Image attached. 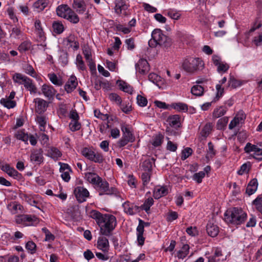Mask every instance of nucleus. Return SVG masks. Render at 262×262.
I'll return each instance as SVG.
<instances>
[{"label":"nucleus","mask_w":262,"mask_h":262,"mask_svg":"<svg viewBox=\"0 0 262 262\" xmlns=\"http://www.w3.org/2000/svg\"><path fill=\"white\" fill-rule=\"evenodd\" d=\"M91 217L96 220L100 227V233L101 235L110 236L115 228L117 224L115 216L110 214H102L96 210L91 212Z\"/></svg>","instance_id":"f257e3e1"},{"label":"nucleus","mask_w":262,"mask_h":262,"mask_svg":"<svg viewBox=\"0 0 262 262\" xmlns=\"http://www.w3.org/2000/svg\"><path fill=\"white\" fill-rule=\"evenodd\" d=\"M247 214L241 208H233L225 213V220L228 223L238 225L245 222Z\"/></svg>","instance_id":"f03ea898"},{"label":"nucleus","mask_w":262,"mask_h":262,"mask_svg":"<svg viewBox=\"0 0 262 262\" xmlns=\"http://www.w3.org/2000/svg\"><path fill=\"white\" fill-rule=\"evenodd\" d=\"M182 67L186 72L194 73L203 69L204 63L199 58L189 57L185 59Z\"/></svg>","instance_id":"7ed1b4c3"},{"label":"nucleus","mask_w":262,"mask_h":262,"mask_svg":"<svg viewBox=\"0 0 262 262\" xmlns=\"http://www.w3.org/2000/svg\"><path fill=\"white\" fill-rule=\"evenodd\" d=\"M151 37L158 42L159 45L166 49L172 45L171 39L164 35L160 29H155L152 32Z\"/></svg>","instance_id":"20e7f679"},{"label":"nucleus","mask_w":262,"mask_h":262,"mask_svg":"<svg viewBox=\"0 0 262 262\" xmlns=\"http://www.w3.org/2000/svg\"><path fill=\"white\" fill-rule=\"evenodd\" d=\"M96 186L100 195L112 194L115 193L117 191V189L114 187L110 188L108 183L105 180H103L101 178V180H99Z\"/></svg>","instance_id":"39448f33"},{"label":"nucleus","mask_w":262,"mask_h":262,"mask_svg":"<svg viewBox=\"0 0 262 262\" xmlns=\"http://www.w3.org/2000/svg\"><path fill=\"white\" fill-rule=\"evenodd\" d=\"M81 154L88 159L95 163H102L104 160L101 154L95 153L91 149L87 147H84L82 149Z\"/></svg>","instance_id":"423d86ee"},{"label":"nucleus","mask_w":262,"mask_h":262,"mask_svg":"<svg viewBox=\"0 0 262 262\" xmlns=\"http://www.w3.org/2000/svg\"><path fill=\"white\" fill-rule=\"evenodd\" d=\"M15 222L17 224H26L27 222L38 223L39 222L38 219L35 215L21 214L16 216Z\"/></svg>","instance_id":"0eeeda50"},{"label":"nucleus","mask_w":262,"mask_h":262,"mask_svg":"<svg viewBox=\"0 0 262 262\" xmlns=\"http://www.w3.org/2000/svg\"><path fill=\"white\" fill-rule=\"evenodd\" d=\"M74 193L77 201L79 203H82L86 201V198L89 196V192L88 190L83 187H77L74 190Z\"/></svg>","instance_id":"6e6552de"},{"label":"nucleus","mask_w":262,"mask_h":262,"mask_svg":"<svg viewBox=\"0 0 262 262\" xmlns=\"http://www.w3.org/2000/svg\"><path fill=\"white\" fill-rule=\"evenodd\" d=\"M127 9L128 5L124 0H115V11L116 13L127 16L128 15Z\"/></svg>","instance_id":"1a4fd4ad"},{"label":"nucleus","mask_w":262,"mask_h":262,"mask_svg":"<svg viewBox=\"0 0 262 262\" xmlns=\"http://www.w3.org/2000/svg\"><path fill=\"white\" fill-rule=\"evenodd\" d=\"M41 92L49 100H53L56 93L55 89L51 85L43 84L41 86Z\"/></svg>","instance_id":"9d476101"},{"label":"nucleus","mask_w":262,"mask_h":262,"mask_svg":"<svg viewBox=\"0 0 262 262\" xmlns=\"http://www.w3.org/2000/svg\"><path fill=\"white\" fill-rule=\"evenodd\" d=\"M97 247L104 253H107L110 249L108 240L105 236L98 237L97 243Z\"/></svg>","instance_id":"9b49d317"},{"label":"nucleus","mask_w":262,"mask_h":262,"mask_svg":"<svg viewBox=\"0 0 262 262\" xmlns=\"http://www.w3.org/2000/svg\"><path fill=\"white\" fill-rule=\"evenodd\" d=\"M136 70L141 74H146L149 70V64L144 59H140L136 64Z\"/></svg>","instance_id":"f8f14e48"},{"label":"nucleus","mask_w":262,"mask_h":262,"mask_svg":"<svg viewBox=\"0 0 262 262\" xmlns=\"http://www.w3.org/2000/svg\"><path fill=\"white\" fill-rule=\"evenodd\" d=\"M42 154L43 150L42 149H34L31 154V160L38 164L42 163L43 161Z\"/></svg>","instance_id":"ddd939ff"},{"label":"nucleus","mask_w":262,"mask_h":262,"mask_svg":"<svg viewBox=\"0 0 262 262\" xmlns=\"http://www.w3.org/2000/svg\"><path fill=\"white\" fill-rule=\"evenodd\" d=\"M34 102L36 104V111L38 114L44 112L48 107V103L46 101L41 98H36L34 100Z\"/></svg>","instance_id":"4468645a"},{"label":"nucleus","mask_w":262,"mask_h":262,"mask_svg":"<svg viewBox=\"0 0 262 262\" xmlns=\"http://www.w3.org/2000/svg\"><path fill=\"white\" fill-rule=\"evenodd\" d=\"M73 8L79 14L83 13L86 10V5L83 0H74Z\"/></svg>","instance_id":"2eb2a0df"},{"label":"nucleus","mask_w":262,"mask_h":262,"mask_svg":"<svg viewBox=\"0 0 262 262\" xmlns=\"http://www.w3.org/2000/svg\"><path fill=\"white\" fill-rule=\"evenodd\" d=\"M244 150L247 153L253 151L255 155H262V148L258 147L257 145L252 144L250 143H247L246 144Z\"/></svg>","instance_id":"dca6fc26"},{"label":"nucleus","mask_w":262,"mask_h":262,"mask_svg":"<svg viewBox=\"0 0 262 262\" xmlns=\"http://www.w3.org/2000/svg\"><path fill=\"white\" fill-rule=\"evenodd\" d=\"M77 84L76 77L72 76L70 77L68 81L66 84L64 86L65 90L68 93H71L76 88Z\"/></svg>","instance_id":"f3484780"},{"label":"nucleus","mask_w":262,"mask_h":262,"mask_svg":"<svg viewBox=\"0 0 262 262\" xmlns=\"http://www.w3.org/2000/svg\"><path fill=\"white\" fill-rule=\"evenodd\" d=\"M206 231L209 236L215 237L219 233V228L216 225L209 222L206 226Z\"/></svg>","instance_id":"a211bd4d"},{"label":"nucleus","mask_w":262,"mask_h":262,"mask_svg":"<svg viewBox=\"0 0 262 262\" xmlns=\"http://www.w3.org/2000/svg\"><path fill=\"white\" fill-rule=\"evenodd\" d=\"M71 10L68 5H62L56 8V13L58 16L66 18Z\"/></svg>","instance_id":"6ab92c4d"},{"label":"nucleus","mask_w":262,"mask_h":262,"mask_svg":"<svg viewBox=\"0 0 262 262\" xmlns=\"http://www.w3.org/2000/svg\"><path fill=\"white\" fill-rule=\"evenodd\" d=\"M258 186V182L256 179H253L248 183L246 188V193L250 195L253 194L257 190Z\"/></svg>","instance_id":"aec40b11"},{"label":"nucleus","mask_w":262,"mask_h":262,"mask_svg":"<svg viewBox=\"0 0 262 262\" xmlns=\"http://www.w3.org/2000/svg\"><path fill=\"white\" fill-rule=\"evenodd\" d=\"M117 84L118 85L119 89L124 92L132 94L133 92V88L125 81L118 80L117 81Z\"/></svg>","instance_id":"412c9836"},{"label":"nucleus","mask_w":262,"mask_h":262,"mask_svg":"<svg viewBox=\"0 0 262 262\" xmlns=\"http://www.w3.org/2000/svg\"><path fill=\"white\" fill-rule=\"evenodd\" d=\"M1 169L6 172L9 176L14 178L17 177L18 175L20 174L14 168L10 167L9 164L2 165Z\"/></svg>","instance_id":"4be33fe9"},{"label":"nucleus","mask_w":262,"mask_h":262,"mask_svg":"<svg viewBox=\"0 0 262 262\" xmlns=\"http://www.w3.org/2000/svg\"><path fill=\"white\" fill-rule=\"evenodd\" d=\"M85 178L90 183L96 185L101 180V178L96 173L93 172H87L85 173Z\"/></svg>","instance_id":"5701e85b"},{"label":"nucleus","mask_w":262,"mask_h":262,"mask_svg":"<svg viewBox=\"0 0 262 262\" xmlns=\"http://www.w3.org/2000/svg\"><path fill=\"white\" fill-rule=\"evenodd\" d=\"M167 193V188L165 187H161L160 188H157L155 189L153 196L155 199H159L166 195Z\"/></svg>","instance_id":"b1692460"},{"label":"nucleus","mask_w":262,"mask_h":262,"mask_svg":"<svg viewBox=\"0 0 262 262\" xmlns=\"http://www.w3.org/2000/svg\"><path fill=\"white\" fill-rule=\"evenodd\" d=\"M121 130L123 132V137L128 139L130 142H133L135 141V137L127 126H122Z\"/></svg>","instance_id":"393cba45"},{"label":"nucleus","mask_w":262,"mask_h":262,"mask_svg":"<svg viewBox=\"0 0 262 262\" xmlns=\"http://www.w3.org/2000/svg\"><path fill=\"white\" fill-rule=\"evenodd\" d=\"M67 42L70 44V47L72 48L74 50H77L79 49V44L74 35L70 34L67 38Z\"/></svg>","instance_id":"a878e982"},{"label":"nucleus","mask_w":262,"mask_h":262,"mask_svg":"<svg viewBox=\"0 0 262 262\" xmlns=\"http://www.w3.org/2000/svg\"><path fill=\"white\" fill-rule=\"evenodd\" d=\"M48 4V0H38L34 3L33 7L37 12H40L42 11Z\"/></svg>","instance_id":"bb28decb"},{"label":"nucleus","mask_w":262,"mask_h":262,"mask_svg":"<svg viewBox=\"0 0 262 262\" xmlns=\"http://www.w3.org/2000/svg\"><path fill=\"white\" fill-rule=\"evenodd\" d=\"M155 161V159L154 158L144 161L142 164V168L143 170L148 172L151 171L152 170V163L154 162Z\"/></svg>","instance_id":"cd10ccee"},{"label":"nucleus","mask_w":262,"mask_h":262,"mask_svg":"<svg viewBox=\"0 0 262 262\" xmlns=\"http://www.w3.org/2000/svg\"><path fill=\"white\" fill-rule=\"evenodd\" d=\"M23 84H24L25 88L30 91L31 93H36V86L32 83V80L28 77H27Z\"/></svg>","instance_id":"c85d7f7f"},{"label":"nucleus","mask_w":262,"mask_h":262,"mask_svg":"<svg viewBox=\"0 0 262 262\" xmlns=\"http://www.w3.org/2000/svg\"><path fill=\"white\" fill-rule=\"evenodd\" d=\"M148 79L159 88L160 87V85L163 83L161 77L155 73H150L148 75Z\"/></svg>","instance_id":"c756f323"},{"label":"nucleus","mask_w":262,"mask_h":262,"mask_svg":"<svg viewBox=\"0 0 262 262\" xmlns=\"http://www.w3.org/2000/svg\"><path fill=\"white\" fill-rule=\"evenodd\" d=\"M171 107L180 112H186L188 111V105L182 102L172 103Z\"/></svg>","instance_id":"7c9ffc66"},{"label":"nucleus","mask_w":262,"mask_h":262,"mask_svg":"<svg viewBox=\"0 0 262 262\" xmlns=\"http://www.w3.org/2000/svg\"><path fill=\"white\" fill-rule=\"evenodd\" d=\"M0 103L3 105L5 107L7 108H12L16 106V102L13 100H11L7 97L5 98H2L0 100Z\"/></svg>","instance_id":"2f4dec72"},{"label":"nucleus","mask_w":262,"mask_h":262,"mask_svg":"<svg viewBox=\"0 0 262 262\" xmlns=\"http://www.w3.org/2000/svg\"><path fill=\"white\" fill-rule=\"evenodd\" d=\"M180 119L181 118L179 115H174L169 116L167 119V121L171 126H179L178 124L180 123Z\"/></svg>","instance_id":"473e14b6"},{"label":"nucleus","mask_w":262,"mask_h":262,"mask_svg":"<svg viewBox=\"0 0 262 262\" xmlns=\"http://www.w3.org/2000/svg\"><path fill=\"white\" fill-rule=\"evenodd\" d=\"M154 204V200L151 198H149L145 200L144 204L140 207L141 210H144L146 213H148L150 207Z\"/></svg>","instance_id":"72a5a7b5"},{"label":"nucleus","mask_w":262,"mask_h":262,"mask_svg":"<svg viewBox=\"0 0 262 262\" xmlns=\"http://www.w3.org/2000/svg\"><path fill=\"white\" fill-rule=\"evenodd\" d=\"M212 129V124L210 123H207L205 125L200 134L202 137H207L211 133Z\"/></svg>","instance_id":"f704fd0d"},{"label":"nucleus","mask_w":262,"mask_h":262,"mask_svg":"<svg viewBox=\"0 0 262 262\" xmlns=\"http://www.w3.org/2000/svg\"><path fill=\"white\" fill-rule=\"evenodd\" d=\"M27 76L20 73H15L12 77L14 82L19 84H23Z\"/></svg>","instance_id":"c9c22d12"},{"label":"nucleus","mask_w":262,"mask_h":262,"mask_svg":"<svg viewBox=\"0 0 262 262\" xmlns=\"http://www.w3.org/2000/svg\"><path fill=\"white\" fill-rule=\"evenodd\" d=\"M208 150L206 158L208 160H210L215 155L216 151L214 149V146L212 142H210L208 144Z\"/></svg>","instance_id":"e433bc0d"},{"label":"nucleus","mask_w":262,"mask_h":262,"mask_svg":"<svg viewBox=\"0 0 262 262\" xmlns=\"http://www.w3.org/2000/svg\"><path fill=\"white\" fill-rule=\"evenodd\" d=\"M191 92L193 95L200 96L203 94L204 88L201 85H195L192 86Z\"/></svg>","instance_id":"4c0bfd02"},{"label":"nucleus","mask_w":262,"mask_h":262,"mask_svg":"<svg viewBox=\"0 0 262 262\" xmlns=\"http://www.w3.org/2000/svg\"><path fill=\"white\" fill-rule=\"evenodd\" d=\"M242 81L236 79L233 77H231L228 81V86L233 89H235L242 85Z\"/></svg>","instance_id":"58836bf2"},{"label":"nucleus","mask_w":262,"mask_h":262,"mask_svg":"<svg viewBox=\"0 0 262 262\" xmlns=\"http://www.w3.org/2000/svg\"><path fill=\"white\" fill-rule=\"evenodd\" d=\"M66 19L69 20L73 24H77L79 21V18L78 15L72 10L67 15V17Z\"/></svg>","instance_id":"ea45409f"},{"label":"nucleus","mask_w":262,"mask_h":262,"mask_svg":"<svg viewBox=\"0 0 262 262\" xmlns=\"http://www.w3.org/2000/svg\"><path fill=\"white\" fill-rule=\"evenodd\" d=\"M122 207L126 213L130 215L135 214V211L133 210L132 204H130L129 202H126L123 203Z\"/></svg>","instance_id":"a19ab883"},{"label":"nucleus","mask_w":262,"mask_h":262,"mask_svg":"<svg viewBox=\"0 0 262 262\" xmlns=\"http://www.w3.org/2000/svg\"><path fill=\"white\" fill-rule=\"evenodd\" d=\"M48 77L53 84L58 86H60L62 84L61 80L58 79L55 73L49 74Z\"/></svg>","instance_id":"79ce46f5"},{"label":"nucleus","mask_w":262,"mask_h":262,"mask_svg":"<svg viewBox=\"0 0 262 262\" xmlns=\"http://www.w3.org/2000/svg\"><path fill=\"white\" fill-rule=\"evenodd\" d=\"M48 154L50 157L54 159H57L61 156V152L56 147H51Z\"/></svg>","instance_id":"37998d69"},{"label":"nucleus","mask_w":262,"mask_h":262,"mask_svg":"<svg viewBox=\"0 0 262 262\" xmlns=\"http://www.w3.org/2000/svg\"><path fill=\"white\" fill-rule=\"evenodd\" d=\"M15 137L18 139L20 140L25 143H27L28 139L29 136L27 134H26L24 130H19L15 134Z\"/></svg>","instance_id":"c03bdc74"},{"label":"nucleus","mask_w":262,"mask_h":262,"mask_svg":"<svg viewBox=\"0 0 262 262\" xmlns=\"http://www.w3.org/2000/svg\"><path fill=\"white\" fill-rule=\"evenodd\" d=\"M228 122V118L227 117H223L220 119L217 122V128L218 129H223L225 126H226Z\"/></svg>","instance_id":"a18cd8bd"},{"label":"nucleus","mask_w":262,"mask_h":262,"mask_svg":"<svg viewBox=\"0 0 262 262\" xmlns=\"http://www.w3.org/2000/svg\"><path fill=\"white\" fill-rule=\"evenodd\" d=\"M69 127L71 131L75 132L80 129L81 124L78 120H72L69 124Z\"/></svg>","instance_id":"49530a36"},{"label":"nucleus","mask_w":262,"mask_h":262,"mask_svg":"<svg viewBox=\"0 0 262 262\" xmlns=\"http://www.w3.org/2000/svg\"><path fill=\"white\" fill-rule=\"evenodd\" d=\"M54 31L57 34L61 33L64 30V27L61 23L58 22H54L52 25Z\"/></svg>","instance_id":"de8ad7c7"},{"label":"nucleus","mask_w":262,"mask_h":262,"mask_svg":"<svg viewBox=\"0 0 262 262\" xmlns=\"http://www.w3.org/2000/svg\"><path fill=\"white\" fill-rule=\"evenodd\" d=\"M76 64L79 69L82 71L85 70V66L82 60V57L80 54H78L76 56Z\"/></svg>","instance_id":"09e8293b"},{"label":"nucleus","mask_w":262,"mask_h":262,"mask_svg":"<svg viewBox=\"0 0 262 262\" xmlns=\"http://www.w3.org/2000/svg\"><path fill=\"white\" fill-rule=\"evenodd\" d=\"M205 176V173L204 171H200L197 173H195L193 176L192 179L198 183H201L202 181L203 178Z\"/></svg>","instance_id":"8fccbe9b"},{"label":"nucleus","mask_w":262,"mask_h":262,"mask_svg":"<svg viewBox=\"0 0 262 262\" xmlns=\"http://www.w3.org/2000/svg\"><path fill=\"white\" fill-rule=\"evenodd\" d=\"M137 241L139 246H142L144 245L145 238L143 236V233L144 231L139 230L137 228Z\"/></svg>","instance_id":"3c124183"},{"label":"nucleus","mask_w":262,"mask_h":262,"mask_svg":"<svg viewBox=\"0 0 262 262\" xmlns=\"http://www.w3.org/2000/svg\"><path fill=\"white\" fill-rule=\"evenodd\" d=\"M226 113V110L223 107H220L214 110L213 113V117L217 118L223 116Z\"/></svg>","instance_id":"603ef678"},{"label":"nucleus","mask_w":262,"mask_h":262,"mask_svg":"<svg viewBox=\"0 0 262 262\" xmlns=\"http://www.w3.org/2000/svg\"><path fill=\"white\" fill-rule=\"evenodd\" d=\"M24 70L26 74L31 76L33 77H36V72L32 66L31 65L27 64L24 67Z\"/></svg>","instance_id":"864d4df0"},{"label":"nucleus","mask_w":262,"mask_h":262,"mask_svg":"<svg viewBox=\"0 0 262 262\" xmlns=\"http://www.w3.org/2000/svg\"><path fill=\"white\" fill-rule=\"evenodd\" d=\"M36 244L32 241H29L26 244V249L31 253L34 254L36 252Z\"/></svg>","instance_id":"5fc2aeb1"},{"label":"nucleus","mask_w":262,"mask_h":262,"mask_svg":"<svg viewBox=\"0 0 262 262\" xmlns=\"http://www.w3.org/2000/svg\"><path fill=\"white\" fill-rule=\"evenodd\" d=\"M31 47V43L29 41H25L22 42L18 47V50L20 52H25L30 49Z\"/></svg>","instance_id":"6e6d98bb"},{"label":"nucleus","mask_w":262,"mask_h":262,"mask_svg":"<svg viewBox=\"0 0 262 262\" xmlns=\"http://www.w3.org/2000/svg\"><path fill=\"white\" fill-rule=\"evenodd\" d=\"M163 138V136L161 134L156 136L152 142V145L155 147L159 146L162 144Z\"/></svg>","instance_id":"4d7b16f0"},{"label":"nucleus","mask_w":262,"mask_h":262,"mask_svg":"<svg viewBox=\"0 0 262 262\" xmlns=\"http://www.w3.org/2000/svg\"><path fill=\"white\" fill-rule=\"evenodd\" d=\"M137 102L138 104L141 107L145 106L147 104V99L140 95L137 96Z\"/></svg>","instance_id":"13d9d810"},{"label":"nucleus","mask_w":262,"mask_h":262,"mask_svg":"<svg viewBox=\"0 0 262 262\" xmlns=\"http://www.w3.org/2000/svg\"><path fill=\"white\" fill-rule=\"evenodd\" d=\"M108 98L112 101L115 102L119 104H120L122 102L121 97L116 93H112L110 94Z\"/></svg>","instance_id":"bf43d9fd"},{"label":"nucleus","mask_w":262,"mask_h":262,"mask_svg":"<svg viewBox=\"0 0 262 262\" xmlns=\"http://www.w3.org/2000/svg\"><path fill=\"white\" fill-rule=\"evenodd\" d=\"M192 152V149L190 147L185 148L182 152L181 159L183 160L186 159L188 158Z\"/></svg>","instance_id":"052dcab7"},{"label":"nucleus","mask_w":262,"mask_h":262,"mask_svg":"<svg viewBox=\"0 0 262 262\" xmlns=\"http://www.w3.org/2000/svg\"><path fill=\"white\" fill-rule=\"evenodd\" d=\"M141 179L143 186H145L147 185L150 180V175L149 172H145L142 174Z\"/></svg>","instance_id":"680f3d73"},{"label":"nucleus","mask_w":262,"mask_h":262,"mask_svg":"<svg viewBox=\"0 0 262 262\" xmlns=\"http://www.w3.org/2000/svg\"><path fill=\"white\" fill-rule=\"evenodd\" d=\"M252 204L255 206L256 209L258 211V207H260L262 209V194L258 195L252 202Z\"/></svg>","instance_id":"e2e57ef3"},{"label":"nucleus","mask_w":262,"mask_h":262,"mask_svg":"<svg viewBox=\"0 0 262 262\" xmlns=\"http://www.w3.org/2000/svg\"><path fill=\"white\" fill-rule=\"evenodd\" d=\"M217 70L219 72H226L229 68V66L227 63L221 62L217 67Z\"/></svg>","instance_id":"0e129e2a"},{"label":"nucleus","mask_w":262,"mask_h":262,"mask_svg":"<svg viewBox=\"0 0 262 262\" xmlns=\"http://www.w3.org/2000/svg\"><path fill=\"white\" fill-rule=\"evenodd\" d=\"M7 11L10 19L13 20L14 22L18 21V19L15 15L13 9L12 7L8 8Z\"/></svg>","instance_id":"69168bd1"},{"label":"nucleus","mask_w":262,"mask_h":262,"mask_svg":"<svg viewBox=\"0 0 262 262\" xmlns=\"http://www.w3.org/2000/svg\"><path fill=\"white\" fill-rule=\"evenodd\" d=\"M59 60L63 66L68 63V54L67 52L63 53L59 57Z\"/></svg>","instance_id":"338daca9"},{"label":"nucleus","mask_w":262,"mask_h":262,"mask_svg":"<svg viewBox=\"0 0 262 262\" xmlns=\"http://www.w3.org/2000/svg\"><path fill=\"white\" fill-rule=\"evenodd\" d=\"M168 16L172 19L178 20L180 17V14L173 10H170L167 13Z\"/></svg>","instance_id":"774afa93"}]
</instances>
